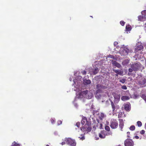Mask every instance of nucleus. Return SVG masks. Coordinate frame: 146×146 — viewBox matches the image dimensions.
Listing matches in <instances>:
<instances>
[{
  "mask_svg": "<svg viewBox=\"0 0 146 146\" xmlns=\"http://www.w3.org/2000/svg\"><path fill=\"white\" fill-rule=\"evenodd\" d=\"M88 122H90L87 121V119L86 117L83 118L81 121V123L82 125L87 124Z\"/></svg>",
  "mask_w": 146,
  "mask_h": 146,
  "instance_id": "obj_11",
  "label": "nucleus"
},
{
  "mask_svg": "<svg viewBox=\"0 0 146 146\" xmlns=\"http://www.w3.org/2000/svg\"><path fill=\"white\" fill-rule=\"evenodd\" d=\"M137 123L138 126L139 127H141L142 125V123L140 121H137Z\"/></svg>",
  "mask_w": 146,
  "mask_h": 146,
  "instance_id": "obj_27",
  "label": "nucleus"
},
{
  "mask_svg": "<svg viewBox=\"0 0 146 146\" xmlns=\"http://www.w3.org/2000/svg\"><path fill=\"white\" fill-rule=\"evenodd\" d=\"M138 21H144L146 20V19L143 15L139 16L138 17Z\"/></svg>",
  "mask_w": 146,
  "mask_h": 146,
  "instance_id": "obj_17",
  "label": "nucleus"
},
{
  "mask_svg": "<svg viewBox=\"0 0 146 146\" xmlns=\"http://www.w3.org/2000/svg\"><path fill=\"white\" fill-rule=\"evenodd\" d=\"M65 143H66V142H65L63 141V142H62L61 143V144L62 145H63L65 144Z\"/></svg>",
  "mask_w": 146,
  "mask_h": 146,
  "instance_id": "obj_44",
  "label": "nucleus"
},
{
  "mask_svg": "<svg viewBox=\"0 0 146 146\" xmlns=\"http://www.w3.org/2000/svg\"><path fill=\"white\" fill-rule=\"evenodd\" d=\"M121 117V116L120 115H119V114L118 115V117L120 118V117Z\"/></svg>",
  "mask_w": 146,
  "mask_h": 146,
  "instance_id": "obj_47",
  "label": "nucleus"
},
{
  "mask_svg": "<svg viewBox=\"0 0 146 146\" xmlns=\"http://www.w3.org/2000/svg\"><path fill=\"white\" fill-rule=\"evenodd\" d=\"M100 86V85L99 84L97 85L96 86V88H98Z\"/></svg>",
  "mask_w": 146,
  "mask_h": 146,
  "instance_id": "obj_46",
  "label": "nucleus"
},
{
  "mask_svg": "<svg viewBox=\"0 0 146 146\" xmlns=\"http://www.w3.org/2000/svg\"><path fill=\"white\" fill-rule=\"evenodd\" d=\"M121 95L120 94H115L114 96L115 100L118 101H119L120 100Z\"/></svg>",
  "mask_w": 146,
  "mask_h": 146,
  "instance_id": "obj_16",
  "label": "nucleus"
},
{
  "mask_svg": "<svg viewBox=\"0 0 146 146\" xmlns=\"http://www.w3.org/2000/svg\"><path fill=\"white\" fill-rule=\"evenodd\" d=\"M133 70V69L132 68H129V70H128L129 72H132Z\"/></svg>",
  "mask_w": 146,
  "mask_h": 146,
  "instance_id": "obj_41",
  "label": "nucleus"
},
{
  "mask_svg": "<svg viewBox=\"0 0 146 146\" xmlns=\"http://www.w3.org/2000/svg\"><path fill=\"white\" fill-rule=\"evenodd\" d=\"M51 121L52 123H54L55 122V120L53 119H51Z\"/></svg>",
  "mask_w": 146,
  "mask_h": 146,
  "instance_id": "obj_39",
  "label": "nucleus"
},
{
  "mask_svg": "<svg viewBox=\"0 0 146 146\" xmlns=\"http://www.w3.org/2000/svg\"><path fill=\"white\" fill-rule=\"evenodd\" d=\"M99 71L98 68H96L93 71V73L94 74H97Z\"/></svg>",
  "mask_w": 146,
  "mask_h": 146,
  "instance_id": "obj_23",
  "label": "nucleus"
},
{
  "mask_svg": "<svg viewBox=\"0 0 146 146\" xmlns=\"http://www.w3.org/2000/svg\"><path fill=\"white\" fill-rule=\"evenodd\" d=\"M118 75H119V74L116 73V74H115V75L116 76H118Z\"/></svg>",
  "mask_w": 146,
  "mask_h": 146,
  "instance_id": "obj_48",
  "label": "nucleus"
},
{
  "mask_svg": "<svg viewBox=\"0 0 146 146\" xmlns=\"http://www.w3.org/2000/svg\"><path fill=\"white\" fill-rule=\"evenodd\" d=\"M12 146H20V145L19 144L17 143L15 141H14L13 143Z\"/></svg>",
  "mask_w": 146,
  "mask_h": 146,
  "instance_id": "obj_30",
  "label": "nucleus"
},
{
  "mask_svg": "<svg viewBox=\"0 0 146 146\" xmlns=\"http://www.w3.org/2000/svg\"><path fill=\"white\" fill-rule=\"evenodd\" d=\"M143 46L141 44H137V46L135 48V52H137L139 50H141L143 49Z\"/></svg>",
  "mask_w": 146,
  "mask_h": 146,
  "instance_id": "obj_9",
  "label": "nucleus"
},
{
  "mask_svg": "<svg viewBox=\"0 0 146 146\" xmlns=\"http://www.w3.org/2000/svg\"><path fill=\"white\" fill-rule=\"evenodd\" d=\"M125 146H133V142L132 139H127L125 140L124 142Z\"/></svg>",
  "mask_w": 146,
  "mask_h": 146,
  "instance_id": "obj_5",
  "label": "nucleus"
},
{
  "mask_svg": "<svg viewBox=\"0 0 146 146\" xmlns=\"http://www.w3.org/2000/svg\"><path fill=\"white\" fill-rule=\"evenodd\" d=\"M142 97L143 98V99L146 102V96H145V95H143Z\"/></svg>",
  "mask_w": 146,
  "mask_h": 146,
  "instance_id": "obj_37",
  "label": "nucleus"
},
{
  "mask_svg": "<svg viewBox=\"0 0 146 146\" xmlns=\"http://www.w3.org/2000/svg\"><path fill=\"white\" fill-rule=\"evenodd\" d=\"M121 88L123 90H126L127 89L126 86L125 85L122 86L121 87Z\"/></svg>",
  "mask_w": 146,
  "mask_h": 146,
  "instance_id": "obj_36",
  "label": "nucleus"
},
{
  "mask_svg": "<svg viewBox=\"0 0 146 146\" xmlns=\"http://www.w3.org/2000/svg\"><path fill=\"white\" fill-rule=\"evenodd\" d=\"M91 124L90 122H88L87 124L85 125L80 128L81 130L84 132L86 131L87 133L90 132L92 129Z\"/></svg>",
  "mask_w": 146,
  "mask_h": 146,
  "instance_id": "obj_1",
  "label": "nucleus"
},
{
  "mask_svg": "<svg viewBox=\"0 0 146 146\" xmlns=\"http://www.w3.org/2000/svg\"><path fill=\"white\" fill-rule=\"evenodd\" d=\"M107 135V132L105 130L101 131L99 134V137L102 139H104L105 138L106 135Z\"/></svg>",
  "mask_w": 146,
  "mask_h": 146,
  "instance_id": "obj_8",
  "label": "nucleus"
},
{
  "mask_svg": "<svg viewBox=\"0 0 146 146\" xmlns=\"http://www.w3.org/2000/svg\"><path fill=\"white\" fill-rule=\"evenodd\" d=\"M84 134V135L82 134L81 135L82 136V137H79L78 138L80 139V140H83L85 139Z\"/></svg>",
  "mask_w": 146,
  "mask_h": 146,
  "instance_id": "obj_31",
  "label": "nucleus"
},
{
  "mask_svg": "<svg viewBox=\"0 0 146 146\" xmlns=\"http://www.w3.org/2000/svg\"><path fill=\"white\" fill-rule=\"evenodd\" d=\"M117 146H121L120 145H118Z\"/></svg>",
  "mask_w": 146,
  "mask_h": 146,
  "instance_id": "obj_52",
  "label": "nucleus"
},
{
  "mask_svg": "<svg viewBox=\"0 0 146 146\" xmlns=\"http://www.w3.org/2000/svg\"><path fill=\"white\" fill-rule=\"evenodd\" d=\"M130 134V132H127V137H130V136H129V135Z\"/></svg>",
  "mask_w": 146,
  "mask_h": 146,
  "instance_id": "obj_42",
  "label": "nucleus"
},
{
  "mask_svg": "<svg viewBox=\"0 0 146 146\" xmlns=\"http://www.w3.org/2000/svg\"><path fill=\"white\" fill-rule=\"evenodd\" d=\"M92 125H93V128L94 129H95L97 127H98V126H99V125L98 124V123L97 121V122H95V123H93Z\"/></svg>",
  "mask_w": 146,
  "mask_h": 146,
  "instance_id": "obj_18",
  "label": "nucleus"
},
{
  "mask_svg": "<svg viewBox=\"0 0 146 146\" xmlns=\"http://www.w3.org/2000/svg\"><path fill=\"white\" fill-rule=\"evenodd\" d=\"M97 121L98 123V124L99 125V126H98V127L100 128V129H101L102 127V124L101 123H100V121L98 119H97Z\"/></svg>",
  "mask_w": 146,
  "mask_h": 146,
  "instance_id": "obj_26",
  "label": "nucleus"
},
{
  "mask_svg": "<svg viewBox=\"0 0 146 146\" xmlns=\"http://www.w3.org/2000/svg\"><path fill=\"white\" fill-rule=\"evenodd\" d=\"M46 146H49V145H46Z\"/></svg>",
  "mask_w": 146,
  "mask_h": 146,
  "instance_id": "obj_50",
  "label": "nucleus"
},
{
  "mask_svg": "<svg viewBox=\"0 0 146 146\" xmlns=\"http://www.w3.org/2000/svg\"><path fill=\"white\" fill-rule=\"evenodd\" d=\"M82 73L83 75H86V71L85 70L82 72Z\"/></svg>",
  "mask_w": 146,
  "mask_h": 146,
  "instance_id": "obj_40",
  "label": "nucleus"
},
{
  "mask_svg": "<svg viewBox=\"0 0 146 146\" xmlns=\"http://www.w3.org/2000/svg\"><path fill=\"white\" fill-rule=\"evenodd\" d=\"M111 105V106L112 111L114 112L115 111V110H118L119 108V105L117 104H114L113 102L111 100L110 101Z\"/></svg>",
  "mask_w": 146,
  "mask_h": 146,
  "instance_id": "obj_7",
  "label": "nucleus"
},
{
  "mask_svg": "<svg viewBox=\"0 0 146 146\" xmlns=\"http://www.w3.org/2000/svg\"><path fill=\"white\" fill-rule=\"evenodd\" d=\"M140 67V63H134L133 64H131V67L132 68L134 71H136Z\"/></svg>",
  "mask_w": 146,
  "mask_h": 146,
  "instance_id": "obj_6",
  "label": "nucleus"
},
{
  "mask_svg": "<svg viewBox=\"0 0 146 146\" xmlns=\"http://www.w3.org/2000/svg\"><path fill=\"white\" fill-rule=\"evenodd\" d=\"M90 17H92V18H93V17L92 16H90Z\"/></svg>",
  "mask_w": 146,
  "mask_h": 146,
  "instance_id": "obj_51",
  "label": "nucleus"
},
{
  "mask_svg": "<svg viewBox=\"0 0 146 146\" xmlns=\"http://www.w3.org/2000/svg\"><path fill=\"white\" fill-rule=\"evenodd\" d=\"M120 24L122 26H123L125 24V23L123 21H121L120 22Z\"/></svg>",
  "mask_w": 146,
  "mask_h": 146,
  "instance_id": "obj_33",
  "label": "nucleus"
},
{
  "mask_svg": "<svg viewBox=\"0 0 146 146\" xmlns=\"http://www.w3.org/2000/svg\"><path fill=\"white\" fill-rule=\"evenodd\" d=\"M119 52L121 56H125L128 54L129 52V50L126 47H122L121 48Z\"/></svg>",
  "mask_w": 146,
  "mask_h": 146,
  "instance_id": "obj_4",
  "label": "nucleus"
},
{
  "mask_svg": "<svg viewBox=\"0 0 146 146\" xmlns=\"http://www.w3.org/2000/svg\"><path fill=\"white\" fill-rule=\"evenodd\" d=\"M118 44V42L117 41L114 42L113 44L115 46H116Z\"/></svg>",
  "mask_w": 146,
  "mask_h": 146,
  "instance_id": "obj_43",
  "label": "nucleus"
},
{
  "mask_svg": "<svg viewBox=\"0 0 146 146\" xmlns=\"http://www.w3.org/2000/svg\"><path fill=\"white\" fill-rule=\"evenodd\" d=\"M76 125L78 127H79L80 125V123L79 122H77L76 123Z\"/></svg>",
  "mask_w": 146,
  "mask_h": 146,
  "instance_id": "obj_35",
  "label": "nucleus"
},
{
  "mask_svg": "<svg viewBox=\"0 0 146 146\" xmlns=\"http://www.w3.org/2000/svg\"><path fill=\"white\" fill-rule=\"evenodd\" d=\"M135 137L136 139H138L139 138V137L138 136H136Z\"/></svg>",
  "mask_w": 146,
  "mask_h": 146,
  "instance_id": "obj_45",
  "label": "nucleus"
},
{
  "mask_svg": "<svg viewBox=\"0 0 146 146\" xmlns=\"http://www.w3.org/2000/svg\"><path fill=\"white\" fill-rule=\"evenodd\" d=\"M112 64L114 66L118 68H120L121 67V65L118 63L116 61H114L112 63Z\"/></svg>",
  "mask_w": 146,
  "mask_h": 146,
  "instance_id": "obj_15",
  "label": "nucleus"
},
{
  "mask_svg": "<svg viewBox=\"0 0 146 146\" xmlns=\"http://www.w3.org/2000/svg\"><path fill=\"white\" fill-rule=\"evenodd\" d=\"M88 93V90L84 91L82 92H81L80 93L79 95H86Z\"/></svg>",
  "mask_w": 146,
  "mask_h": 146,
  "instance_id": "obj_21",
  "label": "nucleus"
},
{
  "mask_svg": "<svg viewBox=\"0 0 146 146\" xmlns=\"http://www.w3.org/2000/svg\"><path fill=\"white\" fill-rule=\"evenodd\" d=\"M105 129L108 131H109L110 130V128L108 126L106 125L105 127Z\"/></svg>",
  "mask_w": 146,
  "mask_h": 146,
  "instance_id": "obj_29",
  "label": "nucleus"
},
{
  "mask_svg": "<svg viewBox=\"0 0 146 146\" xmlns=\"http://www.w3.org/2000/svg\"><path fill=\"white\" fill-rule=\"evenodd\" d=\"M118 123L117 121L115 119H111L110 126L113 129H115L118 127Z\"/></svg>",
  "mask_w": 146,
  "mask_h": 146,
  "instance_id": "obj_2",
  "label": "nucleus"
},
{
  "mask_svg": "<svg viewBox=\"0 0 146 146\" xmlns=\"http://www.w3.org/2000/svg\"><path fill=\"white\" fill-rule=\"evenodd\" d=\"M126 81V80L125 79H122L120 80L119 82L122 83H124Z\"/></svg>",
  "mask_w": 146,
  "mask_h": 146,
  "instance_id": "obj_32",
  "label": "nucleus"
},
{
  "mask_svg": "<svg viewBox=\"0 0 146 146\" xmlns=\"http://www.w3.org/2000/svg\"><path fill=\"white\" fill-rule=\"evenodd\" d=\"M146 82V80L145 79L142 78L138 82V84L139 85H142L144 84Z\"/></svg>",
  "mask_w": 146,
  "mask_h": 146,
  "instance_id": "obj_12",
  "label": "nucleus"
},
{
  "mask_svg": "<svg viewBox=\"0 0 146 146\" xmlns=\"http://www.w3.org/2000/svg\"><path fill=\"white\" fill-rule=\"evenodd\" d=\"M145 45H146V44H145Z\"/></svg>",
  "mask_w": 146,
  "mask_h": 146,
  "instance_id": "obj_53",
  "label": "nucleus"
},
{
  "mask_svg": "<svg viewBox=\"0 0 146 146\" xmlns=\"http://www.w3.org/2000/svg\"><path fill=\"white\" fill-rule=\"evenodd\" d=\"M119 127L121 131H122V129L124 126V122L123 120L122 119H119Z\"/></svg>",
  "mask_w": 146,
  "mask_h": 146,
  "instance_id": "obj_10",
  "label": "nucleus"
},
{
  "mask_svg": "<svg viewBox=\"0 0 146 146\" xmlns=\"http://www.w3.org/2000/svg\"><path fill=\"white\" fill-rule=\"evenodd\" d=\"M113 71L117 74L119 75H122L123 73V71L119 70L113 69Z\"/></svg>",
  "mask_w": 146,
  "mask_h": 146,
  "instance_id": "obj_13",
  "label": "nucleus"
},
{
  "mask_svg": "<svg viewBox=\"0 0 146 146\" xmlns=\"http://www.w3.org/2000/svg\"><path fill=\"white\" fill-rule=\"evenodd\" d=\"M126 30L127 31H129L131 30V27L130 25H127L125 27Z\"/></svg>",
  "mask_w": 146,
  "mask_h": 146,
  "instance_id": "obj_22",
  "label": "nucleus"
},
{
  "mask_svg": "<svg viewBox=\"0 0 146 146\" xmlns=\"http://www.w3.org/2000/svg\"><path fill=\"white\" fill-rule=\"evenodd\" d=\"M83 82L85 85L89 84L91 83L90 80H84L83 81Z\"/></svg>",
  "mask_w": 146,
  "mask_h": 146,
  "instance_id": "obj_19",
  "label": "nucleus"
},
{
  "mask_svg": "<svg viewBox=\"0 0 146 146\" xmlns=\"http://www.w3.org/2000/svg\"><path fill=\"white\" fill-rule=\"evenodd\" d=\"M62 121H61V120H59L58 121V125H60L61 124H62Z\"/></svg>",
  "mask_w": 146,
  "mask_h": 146,
  "instance_id": "obj_38",
  "label": "nucleus"
},
{
  "mask_svg": "<svg viewBox=\"0 0 146 146\" xmlns=\"http://www.w3.org/2000/svg\"><path fill=\"white\" fill-rule=\"evenodd\" d=\"M135 129V127L134 125H132L129 127V129L131 131H133Z\"/></svg>",
  "mask_w": 146,
  "mask_h": 146,
  "instance_id": "obj_28",
  "label": "nucleus"
},
{
  "mask_svg": "<svg viewBox=\"0 0 146 146\" xmlns=\"http://www.w3.org/2000/svg\"><path fill=\"white\" fill-rule=\"evenodd\" d=\"M145 131L144 130H142L140 131V133L141 135H143L145 133Z\"/></svg>",
  "mask_w": 146,
  "mask_h": 146,
  "instance_id": "obj_34",
  "label": "nucleus"
},
{
  "mask_svg": "<svg viewBox=\"0 0 146 146\" xmlns=\"http://www.w3.org/2000/svg\"><path fill=\"white\" fill-rule=\"evenodd\" d=\"M66 143L71 146H76V143L74 140L70 138H66L64 140Z\"/></svg>",
  "mask_w": 146,
  "mask_h": 146,
  "instance_id": "obj_3",
  "label": "nucleus"
},
{
  "mask_svg": "<svg viewBox=\"0 0 146 146\" xmlns=\"http://www.w3.org/2000/svg\"><path fill=\"white\" fill-rule=\"evenodd\" d=\"M109 135H111V134H112L111 132H110V133H109Z\"/></svg>",
  "mask_w": 146,
  "mask_h": 146,
  "instance_id": "obj_49",
  "label": "nucleus"
},
{
  "mask_svg": "<svg viewBox=\"0 0 146 146\" xmlns=\"http://www.w3.org/2000/svg\"><path fill=\"white\" fill-rule=\"evenodd\" d=\"M141 13L142 15L146 19V10H145L142 11Z\"/></svg>",
  "mask_w": 146,
  "mask_h": 146,
  "instance_id": "obj_24",
  "label": "nucleus"
},
{
  "mask_svg": "<svg viewBox=\"0 0 146 146\" xmlns=\"http://www.w3.org/2000/svg\"><path fill=\"white\" fill-rule=\"evenodd\" d=\"M130 104H125L124 106L125 110L127 111H129L130 110Z\"/></svg>",
  "mask_w": 146,
  "mask_h": 146,
  "instance_id": "obj_14",
  "label": "nucleus"
},
{
  "mask_svg": "<svg viewBox=\"0 0 146 146\" xmlns=\"http://www.w3.org/2000/svg\"><path fill=\"white\" fill-rule=\"evenodd\" d=\"M104 113H101L99 115V118L100 119L102 120V119L104 117Z\"/></svg>",
  "mask_w": 146,
  "mask_h": 146,
  "instance_id": "obj_25",
  "label": "nucleus"
},
{
  "mask_svg": "<svg viewBox=\"0 0 146 146\" xmlns=\"http://www.w3.org/2000/svg\"><path fill=\"white\" fill-rule=\"evenodd\" d=\"M121 99L122 101H125L129 100V98L127 96H121Z\"/></svg>",
  "mask_w": 146,
  "mask_h": 146,
  "instance_id": "obj_20",
  "label": "nucleus"
}]
</instances>
